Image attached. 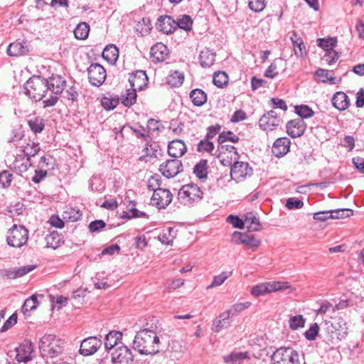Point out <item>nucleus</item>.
I'll use <instances>...</instances> for the list:
<instances>
[{
	"mask_svg": "<svg viewBox=\"0 0 364 364\" xmlns=\"http://www.w3.org/2000/svg\"><path fill=\"white\" fill-rule=\"evenodd\" d=\"M64 344V341L55 335H45L40 341V352L43 357L55 358L63 352Z\"/></svg>",
	"mask_w": 364,
	"mask_h": 364,
	"instance_id": "obj_3",
	"label": "nucleus"
},
{
	"mask_svg": "<svg viewBox=\"0 0 364 364\" xmlns=\"http://www.w3.org/2000/svg\"><path fill=\"white\" fill-rule=\"evenodd\" d=\"M6 52L10 56H19L27 54L29 49L26 42L16 41L9 44Z\"/></svg>",
	"mask_w": 364,
	"mask_h": 364,
	"instance_id": "obj_24",
	"label": "nucleus"
},
{
	"mask_svg": "<svg viewBox=\"0 0 364 364\" xmlns=\"http://www.w3.org/2000/svg\"><path fill=\"white\" fill-rule=\"evenodd\" d=\"M337 43L336 37L320 38V48L325 53L336 51L335 48L337 46Z\"/></svg>",
	"mask_w": 364,
	"mask_h": 364,
	"instance_id": "obj_35",
	"label": "nucleus"
},
{
	"mask_svg": "<svg viewBox=\"0 0 364 364\" xmlns=\"http://www.w3.org/2000/svg\"><path fill=\"white\" fill-rule=\"evenodd\" d=\"M193 173L201 181H204L208 177V161L201 159L193 168Z\"/></svg>",
	"mask_w": 364,
	"mask_h": 364,
	"instance_id": "obj_33",
	"label": "nucleus"
},
{
	"mask_svg": "<svg viewBox=\"0 0 364 364\" xmlns=\"http://www.w3.org/2000/svg\"><path fill=\"white\" fill-rule=\"evenodd\" d=\"M215 54L205 48L200 52L199 60L200 65L203 68H210L215 62Z\"/></svg>",
	"mask_w": 364,
	"mask_h": 364,
	"instance_id": "obj_31",
	"label": "nucleus"
},
{
	"mask_svg": "<svg viewBox=\"0 0 364 364\" xmlns=\"http://www.w3.org/2000/svg\"><path fill=\"white\" fill-rule=\"evenodd\" d=\"M214 149V144L212 141H210L209 139L200 140L198 144L197 151L198 152L206 151L208 153H211Z\"/></svg>",
	"mask_w": 364,
	"mask_h": 364,
	"instance_id": "obj_57",
	"label": "nucleus"
},
{
	"mask_svg": "<svg viewBox=\"0 0 364 364\" xmlns=\"http://www.w3.org/2000/svg\"><path fill=\"white\" fill-rule=\"evenodd\" d=\"M289 323L290 328L296 330L304 326L305 319L301 315L294 316L289 318Z\"/></svg>",
	"mask_w": 364,
	"mask_h": 364,
	"instance_id": "obj_54",
	"label": "nucleus"
},
{
	"mask_svg": "<svg viewBox=\"0 0 364 364\" xmlns=\"http://www.w3.org/2000/svg\"><path fill=\"white\" fill-rule=\"evenodd\" d=\"M282 120L274 110H270L264 114L259 120V125L263 130H273L278 127Z\"/></svg>",
	"mask_w": 364,
	"mask_h": 364,
	"instance_id": "obj_14",
	"label": "nucleus"
},
{
	"mask_svg": "<svg viewBox=\"0 0 364 364\" xmlns=\"http://www.w3.org/2000/svg\"><path fill=\"white\" fill-rule=\"evenodd\" d=\"M227 221L232 224L235 228L243 229L245 225L244 220L241 219L237 215H230L227 218Z\"/></svg>",
	"mask_w": 364,
	"mask_h": 364,
	"instance_id": "obj_59",
	"label": "nucleus"
},
{
	"mask_svg": "<svg viewBox=\"0 0 364 364\" xmlns=\"http://www.w3.org/2000/svg\"><path fill=\"white\" fill-rule=\"evenodd\" d=\"M160 341L154 330L143 328L138 331L133 341V348L140 354H156L159 351Z\"/></svg>",
	"mask_w": 364,
	"mask_h": 364,
	"instance_id": "obj_2",
	"label": "nucleus"
},
{
	"mask_svg": "<svg viewBox=\"0 0 364 364\" xmlns=\"http://www.w3.org/2000/svg\"><path fill=\"white\" fill-rule=\"evenodd\" d=\"M304 203L296 198H289L287 200L286 207L289 209H300L303 207Z\"/></svg>",
	"mask_w": 364,
	"mask_h": 364,
	"instance_id": "obj_61",
	"label": "nucleus"
},
{
	"mask_svg": "<svg viewBox=\"0 0 364 364\" xmlns=\"http://www.w3.org/2000/svg\"><path fill=\"white\" fill-rule=\"evenodd\" d=\"M102 57L110 63H114L119 57V50L113 44L107 46L103 52Z\"/></svg>",
	"mask_w": 364,
	"mask_h": 364,
	"instance_id": "obj_32",
	"label": "nucleus"
},
{
	"mask_svg": "<svg viewBox=\"0 0 364 364\" xmlns=\"http://www.w3.org/2000/svg\"><path fill=\"white\" fill-rule=\"evenodd\" d=\"M102 341L95 336L84 339L80 344L79 352L84 356L94 354L101 347Z\"/></svg>",
	"mask_w": 364,
	"mask_h": 364,
	"instance_id": "obj_15",
	"label": "nucleus"
},
{
	"mask_svg": "<svg viewBox=\"0 0 364 364\" xmlns=\"http://www.w3.org/2000/svg\"><path fill=\"white\" fill-rule=\"evenodd\" d=\"M17 323V314L14 313L1 328V332H6Z\"/></svg>",
	"mask_w": 364,
	"mask_h": 364,
	"instance_id": "obj_62",
	"label": "nucleus"
},
{
	"mask_svg": "<svg viewBox=\"0 0 364 364\" xmlns=\"http://www.w3.org/2000/svg\"><path fill=\"white\" fill-rule=\"evenodd\" d=\"M13 180V175L8 171H3L0 173V187L6 188L10 186Z\"/></svg>",
	"mask_w": 364,
	"mask_h": 364,
	"instance_id": "obj_56",
	"label": "nucleus"
},
{
	"mask_svg": "<svg viewBox=\"0 0 364 364\" xmlns=\"http://www.w3.org/2000/svg\"><path fill=\"white\" fill-rule=\"evenodd\" d=\"M28 124L33 133L38 134L44 129L45 121L41 117H31L28 120Z\"/></svg>",
	"mask_w": 364,
	"mask_h": 364,
	"instance_id": "obj_34",
	"label": "nucleus"
},
{
	"mask_svg": "<svg viewBox=\"0 0 364 364\" xmlns=\"http://www.w3.org/2000/svg\"><path fill=\"white\" fill-rule=\"evenodd\" d=\"M128 80L131 87L136 90H142L146 87L149 82L148 77L144 70H136L132 73Z\"/></svg>",
	"mask_w": 364,
	"mask_h": 364,
	"instance_id": "obj_17",
	"label": "nucleus"
},
{
	"mask_svg": "<svg viewBox=\"0 0 364 364\" xmlns=\"http://www.w3.org/2000/svg\"><path fill=\"white\" fill-rule=\"evenodd\" d=\"M246 228L249 232L259 231L262 228L259 218L253 213H247L244 216Z\"/></svg>",
	"mask_w": 364,
	"mask_h": 364,
	"instance_id": "obj_29",
	"label": "nucleus"
},
{
	"mask_svg": "<svg viewBox=\"0 0 364 364\" xmlns=\"http://www.w3.org/2000/svg\"><path fill=\"white\" fill-rule=\"evenodd\" d=\"M47 247L55 250L61 245V237L57 232H52L46 237Z\"/></svg>",
	"mask_w": 364,
	"mask_h": 364,
	"instance_id": "obj_43",
	"label": "nucleus"
},
{
	"mask_svg": "<svg viewBox=\"0 0 364 364\" xmlns=\"http://www.w3.org/2000/svg\"><path fill=\"white\" fill-rule=\"evenodd\" d=\"M318 333V325L315 323L309 330L304 333L305 338L309 341H314L316 339Z\"/></svg>",
	"mask_w": 364,
	"mask_h": 364,
	"instance_id": "obj_63",
	"label": "nucleus"
},
{
	"mask_svg": "<svg viewBox=\"0 0 364 364\" xmlns=\"http://www.w3.org/2000/svg\"><path fill=\"white\" fill-rule=\"evenodd\" d=\"M46 82L47 90H50L55 95L62 93L65 86V80L58 75H52L48 79H46Z\"/></svg>",
	"mask_w": 364,
	"mask_h": 364,
	"instance_id": "obj_19",
	"label": "nucleus"
},
{
	"mask_svg": "<svg viewBox=\"0 0 364 364\" xmlns=\"http://www.w3.org/2000/svg\"><path fill=\"white\" fill-rule=\"evenodd\" d=\"M200 188L193 183L183 186L178 193V200L184 205H191L199 202L203 198Z\"/></svg>",
	"mask_w": 364,
	"mask_h": 364,
	"instance_id": "obj_6",
	"label": "nucleus"
},
{
	"mask_svg": "<svg viewBox=\"0 0 364 364\" xmlns=\"http://www.w3.org/2000/svg\"><path fill=\"white\" fill-rule=\"evenodd\" d=\"M39 305L37 296L36 295L31 296L28 299H26L22 306V311L25 314L26 312H29L35 310Z\"/></svg>",
	"mask_w": 364,
	"mask_h": 364,
	"instance_id": "obj_45",
	"label": "nucleus"
},
{
	"mask_svg": "<svg viewBox=\"0 0 364 364\" xmlns=\"http://www.w3.org/2000/svg\"><path fill=\"white\" fill-rule=\"evenodd\" d=\"M353 214V211L351 209H337V210H331V213L328 215V218L331 219H338V218H344L351 216Z\"/></svg>",
	"mask_w": 364,
	"mask_h": 364,
	"instance_id": "obj_51",
	"label": "nucleus"
},
{
	"mask_svg": "<svg viewBox=\"0 0 364 364\" xmlns=\"http://www.w3.org/2000/svg\"><path fill=\"white\" fill-rule=\"evenodd\" d=\"M173 195L166 188H156L151 197V202L158 208H165L172 201Z\"/></svg>",
	"mask_w": 364,
	"mask_h": 364,
	"instance_id": "obj_13",
	"label": "nucleus"
},
{
	"mask_svg": "<svg viewBox=\"0 0 364 364\" xmlns=\"http://www.w3.org/2000/svg\"><path fill=\"white\" fill-rule=\"evenodd\" d=\"M177 28H181L186 31H189L192 28L193 21L188 15H183L181 18L176 21Z\"/></svg>",
	"mask_w": 364,
	"mask_h": 364,
	"instance_id": "obj_49",
	"label": "nucleus"
},
{
	"mask_svg": "<svg viewBox=\"0 0 364 364\" xmlns=\"http://www.w3.org/2000/svg\"><path fill=\"white\" fill-rule=\"evenodd\" d=\"M122 333L119 331H112L107 333L105 339V348L110 350L117 348L116 346L121 341Z\"/></svg>",
	"mask_w": 364,
	"mask_h": 364,
	"instance_id": "obj_28",
	"label": "nucleus"
},
{
	"mask_svg": "<svg viewBox=\"0 0 364 364\" xmlns=\"http://www.w3.org/2000/svg\"><path fill=\"white\" fill-rule=\"evenodd\" d=\"M168 48L162 43H158L151 48V56L153 61L162 62L166 60L168 55Z\"/></svg>",
	"mask_w": 364,
	"mask_h": 364,
	"instance_id": "obj_25",
	"label": "nucleus"
},
{
	"mask_svg": "<svg viewBox=\"0 0 364 364\" xmlns=\"http://www.w3.org/2000/svg\"><path fill=\"white\" fill-rule=\"evenodd\" d=\"M299 355L292 348H277L271 356V364H299Z\"/></svg>",
	"mask_w": 364,
	"mask_h": 364,
	"instance_id": "obj_7",
	"label": "nucleus"
},
{
	"mask_svg": "<svg viewBox=\"0 0 364 364\" xmlns=\"http://www.w3.org/2000/svg\"><path fill=\"white\" fill-rule=\"evenodd\" d=\"M106 224L102 220H96L92 222H91L88 226L89 230L92 232H100L105 227Z\"/></svg>",
	"mask_w": 364,
	"mask_h": 364,
	"instance_id": "obj_64",
	"label": "nucleus"
},
{
	"mask_svg": "<svg viewBox=\"0 0 364 364\" xmlns=\"http://www.w3.org/2000/svg\"><path fill=\"white\" fill-rule=\"evenodd\" d=\"M89 82L91 85L99 87L105 82L107 74L103 66L98 63H92L87 68Z\"/></svg>",
	"mask_w": 364,
	"mask_h": 364,
	"instance_id": "obj_11",
	"label": "nucleus"
},
{
	"mask_svg": "<svg viewBox=\"0 0 364 364\" xmlns=\"http://www.w3.org/2000/svg\"><path fill=\"white\" fill-rule=\"evenodd\" d=\"M234 316L232 311H225L218 316L213 323L212 330L215 332H220L224 328H227L230 326V317Z\"/></svg>",
	"mask_w": 364,
	"mask_h": 364,
	"instance_id": "obj_23",
	"label": "nucleus"
},
{
	"mask_svg": "<svg viewBox=\"0 0 364 364\" xmlns=\"http://www.w3.org/2000/svg\"><path fill=\"white\" fill-rule=\"evenodd\" d=\"M253 173L252 168L247 162L236 161L232 165L230 176L232 180L237 182L244 181Z\"/></svg>",
	"mask_w": 364,
	"mask_h": 364,
	"instance_id": "obj_9",
	"label": "nucleus"
},
{
	"mask_svg": "<svg viewBox=\"0 0 364 364\" xmlns=\"http://www.w3.org/2000/svg\"><path fill=\"white\" fill-rule=\"evenodd\" d=\"M332 104L338 110H345L350 105V100L343 92H337L332 98Z\"/></svg>",
	"mask_w": 364,
	"mask_h": 364,
	"instance_id": "obj_27",
	"label": "nucleus"
},
{
	"mask_svg": "<svg viewBox=\"0 0 364 364\" xmlns=\"http://www.w3.org/2000/svg\"><path fill=\"white\" fill-rule=\"evenodd\" d=\"M229 77L225 72H217L213 75V83L218 87H223L228 83Z\"/></svg>",
	"mask_w": 364,
	"mask_h": 364,
	"instance_id": "obj_46",
	"label": "nucleus"
},
{
	"mask_svg": "<svg viewBox=\"0 0 364 364\" xmlns=\"http://www.w3.org/2000/svg\"><path fill=\"white\" fill-rule=\"evenodd\" d=\"M287 132L292 138L301 136L306 130V124L302 119H294L287 124Z\"/></svg>",
	"mask_w": 364,
	"mask_h": 364,
	"instance_id": "obj_18",
	"label": "nucleus"
},
{
	"mask_svg": "<svg viewBox=\"0 0 364 364\" xmlns=\"http://www.w3.org/2000/svg\"><path fill=\"white\" fill-rule=\"evenodd\" d=\"M28 238V230L21 225H14L8 231L7 243L14 247H21L24 245Z\"/></svg>",
	"mask_w": 364,
	"mask_h": 364,
	"instance_id": "obj_8",
	"label": "nucleus"
},
{
	"mask_svg": "<svg viewBox=\"0 0 364 364\" xmlns=\"http://www.w3.org/2000/svg\"><path fill=\"white\" fill-rule=\"evenodd\" d=\"M111 355L112 364H132L134 361L131 349L124 345L115 348Z\"/></svg>",
	"mask_w": 364,
	"mask_h": 364,
	"instance_id": "obj_10",
	"label": "nucleus"
},
{
	"mask_svg": "<svg viewBox=\"0 0 364 364\" xmlns=\"http://www.w3.org/2000/svg\"><path fill=\"white\" fill-rule=\"evenodd\" d=\"M148 217H149L148 215L145 212L140 211L138 209H136V208H134L133 209H129V213L123 212L122 215V218H127V219L136 218H148Z\"/></svg>",
	"mask_w": 364,
	"mask_h": 364,
	"instance_id": "obj_55",
	"label": "nucleus"
},
{
	"mask_svg": "<svg viewBox=\"0 0 364 364\" xmlns=\"http://www.w3.org/2000/svg\"><path fill=\"white\" fill-rule=\"evenodd\" d=\"M294 112L300 118L307 119L311 117L314 114V112L307 105H301L294 106Z\"/></svg>",
	"mask_w": 364,
	"mask_h": 364,
	"instance_id": "obj_42",
	"label": "nucleus"
},
{
	"mask_svg": "<svg viewBox=\"0 0 364 364\" xmlns=\"http://www.w3.org/2000/svg\"><path fill=\"white\" fill-rule=\"evenodd\" d=\"M23 137V131L22 127L20 126L16 129H14L11 132V136L8 140V142H16L18 141Z\"/></svg>",
	"mask_w": 364,
	"mask_h": 364,
	"instance_id": "obj_60",
	"label": "nucleus"
},
{
	"mask_svg": "<svg viewBox=\"0 0 364 364\" xmlns=\"http://www.w3.org/2000/svg\"><path fill=\"white\" fill-rule=\"evenodd\" d=\"M266 6L265 0H249V7L255 12H260Z\"/></svg>",
	"mask_w": 364,
	"mask_h": 364,
	"instance_id": "obj_58",
	"label": "nucleus"
},
{
	"mask_svg": "<svg viewBox=\"0 0 364 364\" xmlns=\"http://www.w3.org/2000/svg\"><path fill=\"white\" fill-rule=\"evenodd\" d=\"M187 151L186 146L181 139H173L168 145V154L170 156L178 159L183 156Z\"/></svg>",
	"mask_w": 364,
	"mask_h": 364,
	"instance_id": "obj_21",
	"label": "nucleus"
},
{
	"mask_svg": "<svg viewBox=\"0 0 364 364\" xmlns=\"http://www.w3.org/2000/svg\"><path fill=\"white\" fill-rule=\"evenodd\" d=\"M282 58H277L273 60V62L270 64V65L265 70L264 76L268 78H274L277 75L278 72L277 69V63L282 62Z\"/></svg>",
	"mask_w": 364,
	"mask_h": 364,
	"instance_id": "obj_53",
	"label": "nucleus"
},
{
	"mask_svg": "<svg viewBox=\"0 0 364 364\" xmlns=\"http://www.w3.org/2000/svg\"><path fill=\"white\" fill-rule=\"evenodd\" d=\"M240 138L238 136L235 134L231 131L223 132L220 133L218 138V142L219 144H224L226 141H231L233 143H236L239 141Z\"/></svg>",
	"mask_w": 364,
	"mask_h": 364,
	"instance_id": "obj_48",
	"label": "nucleus"
},
{
	"mask_svg": "<svg viewBox=\"0 0 364 364\" xmlns=\"http://www.w3.org/2000/svg\"><path fill=\"white\" fill-rule=\"evenodd\" d=\"M82 217V213L79 209L68 208L63 213V220L70 222H76Z\"/></svg>",
	"mask_w": 364,
	"mask_h": 364,
	"instance_id": "obj_39",
	"label": "nucleus"
},
{
	"mask_svg": "<svg viewBox=\"0 0 364 364\" xmlns=\"http://www.w3.org/2000/svg\"><path fill=\"white\" fill-rule=\"evenodd\" d=\"M190 98L195 106L200 107L207 102V95L201 89H194L190 92Z\"/></svg>",
	"mask_w": 364,
	"mask_h": 364,
	"instance_id": "obj_30",
	"label": "nucleus"
},
{
	"mask_svg": "<svg viewBox=\"0 0 364 364\" xmlns=\"http://www.w3.org/2000/svg\"><path fill=\"white\" fill-rule=\"evenodd\" d=\"M291 141L287 137H280L273 144L272 154L277 158L284 156L289 151Z\"/></svg>",
	"mask_w": 364,
	"mask_h": 364,
	"instance_id": "obj_20",
	"label": "nucleus"
},
{
	"mask_svg": "<svg viewBox=\"0 0 364 364\" xmlns=\"http://www.w3.org/2000/svg\"><path fill=\"white\" fill-rule=\"evenodd\" d=\"M248 358V353L241 352H232L225 358L226 363L240 364L241 361Z\"/></svg>",
	"mask_w": 364,
	"mask_h": 364,
	"instance_id": "obj_40",
	"label": "nucleus"
},
{
	"mask_svg": "<svg viewBox=\"0 0 364 364\" xmlns=\"http://www.w3.org/2000/svg\"><path fill=\"white\" fill-rule=\"evenodd\" d=\"M294 288L288 282H269L255 285L251 289V294L256 297L272 292L282 291L290 293Z\"/></svg>",
	"mask_w": 364,
	"mask_h": 364,
	"instance_id": "obj_5",
	"label": "nucleus"
},
{
	"mask_svg": "<svg viewBox=\"0 0 364 364\" xmlns=\"http://www.w3.org/2000/svg\"><path fill=\"white\" fill-rule=\"evenodd\" d=\"M349 306L347 299H342L339 303L333 305L328 301L320 304V315H322L323 341L326 343H333L336 341H341L348 334L346 322L341 317L334 316L336 309H343Z\"/></svg>",
	"mask_w": 364,
	"mask_h": 364,
	"instance_id": "obj_1",
	"label": "nucleus"
},
{
	"mask_svg": "<svg viewBox=\"0 0 364 364\" xmlns=\"http://www.w3.org/2000/svg\"><path fill=\"white\" fill-rule=\"evenodd\" d=\"M242 244L255 251L260 245L261 240L254 235L246 233Z\"/></svg>",
	"mask_w": 364,
	"mask_h": 364,
	"instance_id": "obj_41",
	"label": "nucleus"
},
{
	"mask_svg": "<svg viewBox=\"0 0 364 364\" xmlns=\"http://www.w3.org/2000/svg\"><path fill=\"white\" fill-rule=\"evenodd\" d=\"M46 79L41 76L30 77L23 85L25 94L36 101L42 100L47 92Z\"/></svg>",
	"mask_w": 364,
	"mask_h": 364,
	"instance_id": "obj_4",
	"label": "nucleus"
},
{
	"mask_svg": "<svg viewBox=\"0 0 364 364\" xmlns=\"http://www.w3.org/2000/svg\"><path fill=\"white\" fill-rule=\"evenodd\" d=\"M339 58V55L337 51L326 52L321 57V60L322 65H331L334 64Z\"/></svg>",
	"mask_w": 364,
	"mask_h": 364,
	"instance_id": "obj_50",
	"label": "nucleus"
},
{
	"mask_svg": "<svg viewBox=\"0 0 364 364\" xmlns=\"http://www.w3.org/2000/svg\"><path fill=\"white\" fill-rule=\"evenodd\" d=\"M333 75V70L320 68V81L322 82H328L331 85L336 84L339 80Z\"/></svg>",
	"mask_w": 364,
	"mask_h": 364,
	"instance_id": "obj_44",
	"label": "nucleus"
},
{
	"mask_svg": "<svg viewBox=\"0 0 364 364\" xmlns=\"http://www.w3.org/2000/svg\"><path fill=\"white\" fill-rule=\"evenodd\" d=\"M159 171L167 178H173L183 171V164L181 161L174 158L161 164Z\"/></svg>",
	"mask_w": 364,
	"mask_h": 364,
	"instance_id": "obj_12",
	"label": "nucleus"
},
{
	"mask_svg": "<svg viewBox=\"0 0 364 364\" xmlns=\"http://www.w3.org/2000/svg\"><path fill=\"white\" fill-rule=\"evenodd\" d=\"M136 90L131 87L127 90L126 96L122 97V102L124 106L129 107L136 102Z\"/></svg>",
	"mask_w": 364,
	"mask_h": 364,
	"instance_id": "obj_47",
	"label": "nucleus"
},
{
	"mask_svg": "<svg viewBox=\"0 0 364 364\" xmlns=\"http://www.w3.org/2000/svg\"><path fill=\"white\" fill-rule=\"evenodd\" d=\"M183 74L178 71H174L167 77L166 82L172 87H178L183 84Z\"/></svg>",
	"mask_w": 364,
	"mask_h": 364,
	"instance_id": "obj_37",
	"label": "nucleus"
},
{
	"mask_svg": "<svg viewBox=\"0 0 364 364\" xmlns=\"http://www.w3.org/2000/svg\"><path fill=\"white\" fill-rule=\"evenodd\" d=\"M186 350L185 343L182 341H171L169 343L168 351L171 353L170 357L173 359H178L184 353Z\"/></svg>",
	"mask_w": 364,
	"mask_h": 364,
	"instance_id": "obj_26",
	"label": "nucleus"
},
{
	"mask_svg": "<svg viewBox=\"0 0 364 364\" xmlns=\"http://www.w3.org/2000/svg\"><path fill=\"white\" fill-rule=\"evenodd\" d=\"M15 358L18 363H27L33 359V345L31 342L25 341L15 349Z\"/></svg>",
	"mask_w": 364,
	"mask_h": 364,
	"instance_id": "obj_16",
	"label": "nucleus"
},
{
	"mask_svg": "<svg viewBox=\"0 0 364 364\" xmlns=\"http://www.w3.org/2000/svg\"><path fill=\"white\" fill-rule=\"evenodd\" d=\"M89 31V25L85 22H81L75 27L73 33L77 39L85 40L87 38Z\"/></svg>",
	"mask_w": 364,
	"mask_h": 364,
	"instance_id": "obj_36",
	"label": "nucleus"
},
{
	"mask_svg": "<svg viewBox=\"0 0 364 364\" xmlns=\"http://www.w3.org/2000/svg\"><path fill=\"white\" fill-rule=\"evenodd\" d=\"M157 27L164 33L170 34L177 29V24L171 16H161L158 18Z\"/></svg>",
	"mask_w": 364,
	"mask_h": 364,
	"instance_id": "obj_22",
	"label": "nucleus"
},
{
	"mask_svg": "<svg viewBox=\"0 0 364 364\" xmlns=\"http://www.w3.org/2000/svg\"><path fill=\"white\" fill-rule=\"evenodd\" d=\"M40 146L38 143L29 141L28 143L23 146V151L27 156V161H30V158L36 155L40 151Z\"/></svg>",
	"mask_w": 364,
	"mask_h": 364,
	"instance_id": "obj_38",
	"label": "nucleus"
},
{
	"mask_svg": "<svg viewBox=\"0 0 364 364\" xmlns=\"http://www.w3.org/2000/svg\"><path fill=\"white\" fill-rule=\"evenodd\" d=\"M232 275V272H223L218 276L213 277L211 284L208 287V289L219 287L223 284L225 281Z\"/></svg>",
	"mask_w": 364,
	"mask_h": 364,
	"instance_id": "obj_52",
	"label": "nucleus"
}]
</instances>
